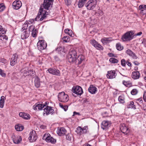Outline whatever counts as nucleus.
<instances>
[{"label": "nucleus", "mask_w": 146, "mask_h": 146, "mask_svg": "<svg viewBox=\"0 0 146 146\" xmlns=\"http://www.w3.org/2000/svg\"><path fill=\"white\" fill-rule=\"evenodd\" d=\"M84 60V57L82 55H79L76 59L74 63L77 65L81 64Z\"/></svg>", "instance_id": "11"}, {"label": "nucleus", "mask_w": 146, "mask_h": 146, "mask_svg": "<svg viewBox=\"0 0 146 146\" xmlns=\"http://www.w3.org/2000/svg\"><path fill=\"white\" fill-rule=\"evenodd\" d=\"M72 91L74 93L77 95H81L83 93L82 88L78 86H74L72 88Z\"/></svg>", "instance_id": "6"}, {"label": "nucleus", "mask_w": 146, "mask_h": 146, "mask_svg": "<svg viewBox=\"0 0 146 146\" xmlns=\"http://www.w3.org/2000/svg\"><path fill=\"white\" fill-rule=\"evenodd\" d=\"M83 133H86L88 131V126H85L83 128H82Z\"/></svg>", "instance_id": "45"}, {"label": "nucleus", "mask_w": 146, "mask_h": 146, "mask_svg": "<svg viewBox=\"0 0 146 146\" xmlns=\"http://www.w3.org/2000/svg\"><path fill=\"white\" fill-rule=\"evenodd\" d=\"M109 38H104L101 39V41L103 44H106L110 41Z\"/></svg>", "instance_id": "37"}, {"label": "nucleus", "mask_w": 146, "mask_h": 146, "mask_svg": "<svg viewBox=\"0 0 146 146\" xmlns=\"http://www.w3.org/2000/svg\"><path fill=\"white\" fill-rule=\"evenodd\" d=\"M35 86L37 88H39L40 86V82L39 78L37 76L36 77L34 81Z\"/></svg>", "instance_id": "29"}, {"label": "nucleus", "mask_w": 146, "mask_h": 146, "mask_svg": "<svg viewBox=\"0 0 146 146\" xmlns=\"http://www.w3.org/2000/svg\"><path fill=\"white\" fill-rule=\"evenodd\" d=\"M0 75L2 77H5L6 76V74L4 72V71L0 68Z\"/></svg>", "instance_id": "50"}, {"label": "nucleus", "mask_w": 146, "mask_h": 146, "mask_svg": "<svg viewBox=\"0 0 146 146\" xmlns=\"http://www.w3.org/2000/svg\"><path fill=\"white\" fill-rule=\"evenodd\" d=\"M27 21H25V22L23 25L21 29V31H23L24 30H27V29L28 26V25L27 24Z\"/></svg>", "instance_id": "34"}, {"label": "nucleus", "mask_w": 146, "mask_h": 146, "mask_svg": "<svg viewBox=\"0 0 146 146\" xmlns=\"http://www.w3.org/2000/svg\"><path fill=\"white\" fill-rule=\"evenodd\" d=\"M34 19H30L29 20L26 21H27V23L28 25H30L34 22Z\"/></svg>", "instance_id": "54"}, {"label": "nucleus", "mask_w": 146, "mask_h": 146, "mask_svg": "<svg viewBox=\"0 0 146 146\" xmlns=\"http://www.w3.org/2000/svg\"><path fill=\"white\" fill-rule=\"evenodd\" d=\"M127 106L128 108H133V109H135L136 108L135 106L134 105V102L133 101H131L129 103H128Z\"/></svg>", "instance_id": "31"}, {"label": "nucleus", "mask_w": 146, "mask_h": 146, "mask_svg": "<svg viewBox=\"0 0 146 146\" xmlns=\"http://www.w3.org/2000/svg\"><path fill=\"white\" fill-rule=\"evenodd\" d=\"M63 41L65 42H67L70 41V38L68 36H65L62 38Z\"/></svg>", "instance_id": "41"}, {"label": "nucleus", "mask_w": 146, "mask_h": 146, "mask_svg": "<svg viewBox=\"0 0 146 146\" xmlns=\"http://www.w3.org/2000/svg\"><path fill=\"white\" fill-rule=\"evenodd\" d=\"M27 68H23L20 71V72L23 73V76H29V70L27 71Z\"/></svg>", "instance_id": "28"}, {"label": "nucleus", "mask_w": 146, "mask_h": 146, "mask_svg": "<svg viewBox=\"0 0 146 146\" xmlns=\"http://www.w3.org/2000/svg\"><path fill=\"white\" fill-rule=\"evenodd\" d=\"M15 128L16 130L18 131H22L24 128V127L20 124H18L16 125Z\"/></svg>", "instance_id": "32"}, {"label": "nucleus", "mask_w": 146, "mask_h": 146, "mask_svg": "<svg viewBox=\"0 0 146 146\" xmlns=\"http://www.w3.org/2000/svg\"><path fill=\"white\" fill-rule=\"evenodd\" d=\"M37 106L38 110H42V108H43L44 106H46L45 104H44V105L43 106V105H42V104H37Z\"/></svg>", "instance_id": "42"}, {"label": "nucleus", "mask_w": 146, "mask_h": 146, "mask_svg": "<svg viewBox=\"0 0 146 146\" xmlns=\"http://www.w3.org/2000/svg\"><path fill=\"white\" fill-rule=\"evenodd\" d=\"M54 68H50L48 69L47 71H48L50 73L53 74V71H54Z\"/></svg>", "instance_id": "56"}, {"label": "nucleus", "mask_w": 146, "mask_h": 146, "mask_svg": "<svg viewBox=\"0 0 146 146\" xmlns=\"http://www.w3.org/2000/svg\"><path fill=\"white\" fill-rule=\"evenodd\" d=\"M54 71H53V73L52 74L56 75V76H60V71L56 69H55V68H54Z\"/></svg>", "instance_id": "36"}, {"label": "nucleus", "mask_w": 146, "mask_h": 146, "mask_svg": "<svg viewBox=\"0 0 146 146\" xmlns=\"http://www.w3.org/2000/svg\"><path fill=\"white\" fill-rule=\"evenodd\" d=\"M35 29V26H34L31 25L29 27V29L28 30H27V31H29L30 33V32H32Z\"/></svg>", "instance_id": "47"}, {"label": "nucleus", "mask_w": 146, "mask_h": 146, "mask_svg": "<svg viewBox=\"0 0 146 146\" xmlns=\"http://www.w3.org/2000/svg\"><path fill=\"white\" fill-rule=\"evenodd\" d=\"M56 50H58V51H63L64 50V48L63 47H60L59 48H58L56 49Z\"/></svg>", "instance_id": "58"}, {"label": "nucleus", "mask_w": 146, "mask_h": 146, "mask_svg": "<svg viewBox=\"0 0 146 146\" xmlns=\"http://www.w3.org/2000/svg\"><path fill=\"white\" fill-rule=\"evenodd\" d=\"M66 139L67 140L70 141L71 140L72 135L71 134H68L67 135H66Z\"/></svg>", "instance_id": "52"}, {"label": "nucleus", "mask_w": 146, "mask_h": 146, "mask_svg": "<svg viewBox=\"0 0 146 146\" xmlns=\"http://www.w3.org/2000/svg\"><path fill=\"white\" fill-rule=\"evenodd\" d=\"M143 98L145 101L146 102V93H144L143 95Z\"/></svg>", "instance_id": "63"}, {"label": "nucleus", "mask_w": 146, "mask_h": 146, "mask_svg": "<svg viewBox=\"0 0 146 146\" xmlns=\"http://www.w3.org/2000/svg\"><path fill=\"white\" fill-rule=\"evenodd\" d=\"M121 64L123 66H125L126 65V62L124 59H122L121 60Z\"/></svg>", "instance_id": "48"}, {"label": "nucleus", "mask_w": 146, "mask_h": 146, "mask_svg": "<svg viewBox=\"0 0 146 146\" xmlns=\"http://www.w3.org/2000/svg\"><path fill=\"white\" fill-rule=\"evenodd\" d=\"M20 117L25 120H28L30 119L31 117L29 114L25 112H20L19 114Z\"/></svg>", "instance_id": "19"}, {"label": "nucleus", "mask_w": 146, "mask_h": 146, "mask_svg": "<svg viewBox=\"0 0 146 146\" xmlns=\"http://www.w3.org/2000/svg\"><path fill=\"white\" fill-rule=\"evenodd\" d=\"M5 7L4 5L0 4V12L3 11L5 9Z\"/></svg>", "instance_id": "55"}, {"label": "nucleus", "mask_w": 146, "mask_h": 146, "mask_svg": "<svg viewBox=\"0 0 146 146\" xmlns=\"http://www.w3.org/2000/svg\"><path fill=\"white\" fill-rule=\"evenodd\" d=\"M4 98V97L3 96L1 97L0 100V108H3V107L5 102Z\"/></svg>", "instance_id": "33"}, {"label": "nucleus", "mask_w": 146, "mask_h": 146, "mask_svg": "<svg viewBox=\"0 0 146 146\" xmlns=\"http://www.w3.org/2000/svg\"><path fill=\"white\" fill-rule=\"evenodd\" d=\"M58 100L62 102H67L69 100L68 96L65 94L64 92L59 93L58 94Z\"/></svg>", "instance_id": "4"}, {"label": "nucleus", "mask_w": 146, "mask_h": 146, "mask_svg": "<svg viewBox=\"0 0 146 146\" xmlns=\"http://www.w3.org/2000/svg\"><path fill=\"white\" fill-rule=\"evenodd\" d=\"M21 34V38L22 39H24L27 38L30 35V33L29 31H27V30H25L24 31H22Z\"/></svg>", "instance_id": "22"}, {"label": "nucleus", "mask_w": 146, "mask_h": 146, "mask_svg": "<svg viewBox=\"0 0 146 146\" xmlns=\"http://www.w3.org/2000/svg\"><path fill=\"white\" fill-rule=\"evenodd\" d=\"M133 34L132 31L127 32L122 36L121 39L123 41L130 40L133 38Z\"/></svg>", "instance_id": "3"}, {"label": "nucleus", "mask_w": 146, "mask_h": 146, "mask_svg": "<svg viewBox=\"0 0 146 146\" xmlns=\"http://www.w3.org/2000/svg\"><path fill=\"white\" fill-rule=\"evenodd\" d=\"M120 128L122 133L125 134H127L129 132V128L125 124H121L120 126Z\"/></svg>", "instance_id": "15"}, {"label": "nucleus", "mask_w": 146, "mask_h": 146, "mask_svg": "<svg viewBox=\"0 0 146 146\" xmlns=\"http://www.w3.org/2000/svg\"><path fill=\"white\" fill-rule=\"evenodd\" d=\"M45 42L44 40H40L37 43V48L38 49L42 52V50L46 49V43Z\"/></svg>", "instance_id": "7"}, {"label": "nucleus", "mask_w": 146, "mask_h": 146, "mask_svg": "<svg viewBox=\"0 0 146 146\" xmlns=\"http://www.w3.org/2000/svg\"><path fill=\"white\" fill-rule=\"evenodd\" d=\"M46 115L51 114L52 115L54 113V110L52 109L51 107H49L48 106H46Z\"/></svg>", "instance_id": "27"}, {"label": "nucleus", "mask_w": 146, "mask_h": 146, "mask_svg": "<svg viewBox=\"0 0 146 146\" xmlns=\"http://www.w3.org/2000/svg\"><path fill=\"white\" fill-rule=\"evenodd\" d=\"M126 64H127V65L129 67H131L132 66V64H131V62H129L128 60H127L126 61Z\"/></svg>", "instance_id": "59"}, {"label": "nucleus", "mask_w": 146, "mask_h": 146, "mask_svg": "<svg viewBox=\"0 0 146 146\" xmlns=\"http://www.w3.org/2000/svg\"><path fill=\"white\" fill-rule=\"evenodd\" d=\"M116 74L114 70L108 71L106 75L107 78L109 79H112L115 77Z\"/></svg>", "instance_id": "17"}, {"label": "nucleus", "mask_w": 146, "mask_h": 146, "mask_svg": "<svg viewBox=\"0 0 146 146\" xmlns=\"http://www.w3.org/2000/svg\"><path fill=\"white\" fill-rule=\"evenodd\" d=\"M22 5V3L21 1L19 0L15 1L12 3L13 8L15 10L19 9Z\"/></svg>", "instance_id": "13"}, {"label": "nucleus", "mask_w": 146, "mask_h": 146, "mask_svg": "<svg viewBox=\"0 0 146 146\" xmlns=\"http://www.w3.org/2000/svg\"><path fill=\"white\" fill-rule=\"evenodd\" d=\"M90 43L97 49L100 50H103V47L100 44L98 43V42L95 40H91Z\"/></svg>", "instance_id": "9"}, {"label": "nucleus", "mask_w": 146, "mask_h": 146, "mask_svg": "<svg viewBox=\"0 0 146 146\" xmlns=\"http://www.w3.org/2000/svg\"><path fill=\"white\" fill-rule=\"evenodd\" d=\"M124 98L123 96H119L118 98L119 101L121 103H124Z\"/></svg>", "instance_id": "43"}, {"label": "nucleus", "mask_w": 146, "mask_h": 146, "mask_svg": "<svg viewBox=\"0 0 146 146\" xmlns=\"http://www.w3.org/2000/svg\"><path fill=\"white\" fill-rule=\"evenodd\" d=\"M77 52L74 50H71L67 56L68 61L71 63H74L76 58Z\"/></svg>", "instance_id": "2"}, {"label": "nucleus", "mask_w": 146, "mask_h": 146, "mask_svg": "<svg viewBox=\"0 0 146 146\" xmlns=\"http://www.w3.org/2000/svg\"><path fill=\"white\" fill-rule=\"evenodd\" d=\"M144 46L146 47V39L145 38H143L141 43Z\"/></svg>", "instance_id": "57"}, {"label": "nucleus", "mask_w": 146, "mask_h": 146, "mask_svg": "<svg viewBox=\"0 0 146 146\" xmlns=\"http://www.w3.org/2000/svg\"><path fill=\"white\" fill-rule=\"evenodd\" d=\"M76 132L78 134H81L83 133L82 129L80 127H78L76 130Z\"/></svg>", "instance_id": "40"}, {"label": "nucleus", "mask_w": 146, "mask_h": 146, "mask_svg": "<svg viewBox=\"0 0 146 146\" xmlns=\"http://www.w3.org/2000/svg\"><path fill=\"white\" fill-rule=\"evenodd\" d=\"M13 138V142L16 144L19 143L22 140L21 137L19 136H14Z\"/></svg>", "instance_id": "25"}, {"label": "nucleus", "mask_w": 146, "mask_h": 146, "mask_svg": "<svg viewBox=\"0 0 146 146\" xmlns=\"http://www.w3.org/2000/svg\"><path fill=\"white\" fill-rule=\"evenodd\" d=\"M33 108L35 110H38L37 104H36L35 105L33 106Z\"/></svg>", "instance_id": "61"}, {"label": "nucleus", "mask_w": 146, "mask_h": 146, "mask_svg": "<svg viewBox=\"0 0 146 146\" xmlns=\"http://www.w3.org/2000/svg\"><path fill=\"white\" fill-rule=\"evenodd\" d=\"M66 132V130L63 127L58 128L57 131V134L60 136L64 135Z\"/></svg>", "instance_id": "18"}, {"label": "nucleus", "mask_w": 146, "mask_h": 146, "mask_svg": "<svg viewBox=\"0 0 146 146\" xmlns=\"http://www.w3.org/2000/svg\"><path fill=\"white\" fill-rule=\"evenodd\" d=\"M123 84L126 87H128L129 86H130L131 84L129 83V82L125 81V80L123 81Z\"/></svg>", "instance_id": "51"}, {"label": "nucleus", "mask_w": 146, "mask_h": 146, "mask_svg": "<svg viewBox=\"0 0 146 146\" xmlns=\"http://www.w3.org/2000/svg\"><path fill=\"white\" fill-rule=\"evenodd\" d=\"M46 142H50L54 144L56 142V140L51 137L50 135L46 133Z\"/></svg>", "instance_id": "16"}, {"label": "nucleus", "mask_w": 146, "mask_h": 146, "mask_svg": "<svg viewBox=\"0 0 146 146\" xmlns=\"http://www.w3.org/2000/svg\"><path fill=\"white\" fill-rule=\"evenodd\" d=\"M138 92V91L137 89H134L131 91V93L132 95H134L137 94Z\"/></svg>", "instance_id": "46"}, {"label": "nucleus", "mask_w": 146, "mask_h": 146, "mask_svg": "<svg viewBox=\"0 0 146 146\" xmlns=\"http://www.w3.org/2000/svg\"><path fill=\"white\" fill-rule=\"evenodd\" d=\"M139 9L140 10V13L143 15L146 14V5H141L139 7Z\"/></svg>", "instance_id": "21"}, {"label": "nucleus", "mask_w": 146, "mask_h": 146, "mask_svg": "<svg viewBox=\"0 0 146 146\" xmlns=\"http://www.w3.org/2000/svg\"><path fill=\"white\" fill-rule=\"evenodd\" d=\"M60 106L65 111H66L68 109V106H63L60 103L59 104Z\"/></svg>", "instance_id": "44"}, {"label": "nucleus", "mask_w": 146, "mask_h": 146, "mask_svg": "<svg viewBox=\"0 0 146 146\" xmlns=\"http://www.w3.org/2000/svg\"><path fill=\"white\" fill-rule=\"evenodd\" d=\"M97 2V0H89L86 4V6L88 10H93L96 7Z\"/></svg>", "instance_id": "5"}, {"label": "nucleus", "mask_w": 146, "mask_h": 146, "mask_svg": "<svg viewBox=\"0 0 146 146\" xmlns=\"http://www.w3.org/2000/svg\"><path fill=\"white\" fill-rule=\"evenodd\" d=\"M64 31L68 35L72 37L74 36V35L71 30L68 29H67L64 30Z\"/></svg>", "instance_id": "30"}, {"label": "nucleus", "mask_w": 146, "mask_h": 146, "mask_svg": "<svg viewBox=\"0 0 146 146\" xmlns=\"http://www.w3.org/2000/svg\"><path fill=\"white\" fill-rule=\"evenodd\" d=\"M38 33V31L36 29H35L32 32L31 35L33 37H36L37 36Z\"/></svg>", "instance_id": "39"}, {"label": "nucleus", "mask_w": 146, "mask_h": 146, "mask_svg": "<svg viewBox=\"0 0 146 146\" xmlns=\"http://www.w3.org/2000/svg\"><path fill=\"white\" fill-rule=\"evenodd\" d=\"M45 1L46 0H44L43 4H42L40 6L38 15L35 19L36 21H38L40 17H41L39 20L40 21H42L46 17V11L44 10V9H46Z\"/></svg>", "instance_id": "1"}, {"label": "nucleus", "mask_w": 146, "mask_h": 146, "mask_svg": "<svg viewBox=\"0 0 146 146\" xmlns=\"http://www.w3.org/2000/svg\"><path fill=\"white\" fill-rule=\"evenodd\" d=\"M125 52L127 54L132 57L133 59H137L138 58L135 54L130 49H128Z\"/></svg>", "instance_id": "20"}, {"label": "nucleus", "mask_w": 146, "mask_h": 146, "mask_svg": "<svg viewBox=\"0 0 146 146\" xmlns=\"http://www.w3.org/2000/svg\"><path fill=\"white\" fill-rule=\"evenodd\" d=\"M35 72L33 70H29V76H33L35 75Z\"/></svg>", "instance_id": "49"}, {"label": "nucleus", "mask_w": 146, "mask_h": 146, "mask_svg": "<svg viewBox=\"0 0 146 146\" xmlns=\"http://www.w3.org/2000/svg\"><path fill=\"white\" fill-rule=\"evenodd\" d=\"M0 62L5 63L6 62V60L4 58H1L0 59Z\"/></svg>", "instance_id": "62"}, {"label": "nucleus", "mask_w": 146, "mask_h": 146, "mask_svg": "<svg viewBox=\"0 0 146 146\" xmlns=\"http://www.w3.org/2000/svg\"><path fill=\"white\" fill-rule=\"evenodd\" d=\"M84 3L80 0L78 3V7L79 8H81L84 5Z\"/></svg>", "instance_id": "53"}, {"label": "nucleus", "mask_w": 146, "mask_h": 146, "mask_svg": "<svg viewBox=\"0 0 146 146\" xmlns=\"http://www.w3.org/2000/svg\"><path fill=\"white\" fill-rule=\"evenodd\" d=\"M140 74L138 71H134L132 72V78L134 79H138L140 77Z\"/></svg>", "instance_id": "26"}, {"label": "nucleus", "mask_w": 146, "mask_h": 146, "mask_svg": "<svg viewBox=\"0 0 146 146\" xmlns=\"http://www.w3.org/2000/svg\"><path fill=\"white\" fill-rule=\"evenodd\" d=\"M18 59V55L15 53L12 56L10 61V65L11 66H13L15 65L17 62V60Z\"/></svg>", "instance_id": "12"}, {"label": "nucleus", "mask_w": 146, "mask_h": 146, "mask_svg": "<svg viewBox=\"0 0 146 146\" xmlns=\"http://www.w3.org/2000/svg\"><path fill=\"white\" fill-rule=\"evenodd\" d=\"M89 92L92 94H95L97 90L96 88L93 85H90L88 89Z\"/></svg>", "instance_id": "24"}, {"label": "nucleus", "mask_w": 146, "mask_h": 146, "mask_svg": "<svg viewBox=\"0 0 146 146\" xmlns=\"http://www.w3.org/2000/svg\"><path fill=\"white\" fill-rule=\"evenodd\" d=\"M116 49L119 50H121L123 48V47L121 46V44L119 43L116 44Z\"/></svg>", "instance_id": "38"}, {"label": "nucleus", "mask_w": 146, "mask_h": 146, "mask_svg": "<svg viewBox=\"0 0 146 146\" xmlns=\"http://www.w3.org/2000/svg\"><path fill=\"white\" fill-rule=\"evenodd\" d=\"M54 0H46V10L51 9L53 4Z\"/></svg>", "instance_id": "23"}, {"label": "nucleus", "mask_w": 146, "mask_h": 146, "mask_svg": "<svg viewBox=\"0 0 146 146\" xmlns=\"http://www.w3.org/2000/svg\"><path fill=\"white\" fill-rule=\"evenodd\" d=\"M108 55L110 57H115V55L112 53H109L108 54Z\"/></svg>", "instance_id": "60"}, {"label": "nucleus", "mask_w": 146, "mask_h": 146, "mask_svg": "<svg viewBox=\"0 0 146 146\" xmlns=\"http://www.w3.org/2000/svg\"><path fill=\"white\" fill-rule=\"evenodd\" d=\"M45 127H46L43 125H41L40 126V128L42 129H44Z\"/></svg>", "instance_id": "64"}, {"label": "nucleus", "mask_w": 146, "mask_h": 146, "mask_svg": "<svg viewBox=\"0 0 146 146\" xmlns=\"http://www.w3.org/2000/svg\"><path fill=\"white\" fill-rule=\"evenodd\" d=\"M6 31L3 29L2 26L0 25V39L1 40L8 39V37L5 35Z\"/></svg>", "instance_id": "10"}, {"label": "nucleus", "mask_w": 146, "mask_h": 146, "mask_svg": "<svg viewBox=\"0 0 146 146\" xmlns=\"http://www.w3.org/2000/svg\"><path fill=\"white\" fill-rule=\"evenodd\" d=\"M29 139L31 142L35 141L37 138L36 133L35 131H31L29 133Z\"/></svg>", "instance_id": "8"}, {"label": "nucleus", "mask_w": 146, "mask_h": 146, "mask_svg": "<svg viewBox=\"0 0 146 146\" xmlns=\"http://www.w3.org/2000/svg\"><path fill=\"white\" fill-rule=\"evenodd\" d=\"M109 62L111 63L114 64L117 63L118 62V60L115 58H111L110 59Z\"/></svg>", "instance_id": "35"}, {"label": "nucleus", "mask_w": 146, "mask_h": 146, "mask_svg": "<svg viewBox=\"0 0 146 146\" xmlns=\"http://www.w3.org/2000/svg\"><path fill=\"white\" fill-rule=\"evenodd\" d=\"M111 123L108 121H104L102 123L101 128L103 129H106L109 127L111 125Z\"/></svg>", "instance_id": "14"}]
</instances>
